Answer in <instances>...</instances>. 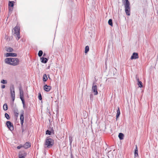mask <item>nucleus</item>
Wrapping results in <instances>:
<instances>
[{"instance_id":"obj_31","label":"nucleus","mask_w":158,"mask_h":158,"mask_svg":"<svg viewBox=\"0 0 158 158\" xmlns=\"http://www.w3.org/2000/svg\"><path fill=\"white\" fill-rule=\"evenodd\" d=\"M1 83L3 84H6L7 83L6 81V80H2L1 81Z\"/></svg>"},{"instance_id":"obj_28","label":"nucleus","mask_w":158,"mask_h":158,"mask_svg":"<svg viewBox=\"0 0 158 158\" xmlns=\"http://www.w3.org/2000/svg\"><path fill=\"white\" fill-rule=\"evenodd\" d=\"M5 117L7 119H10V117L9 114L7 113H5Z\"/></svg>"},{"instance_id":"obj_5","label":"nucleus","mask_w":158,"mask_h":158,"mask_svg":"<svg viewBox=\"0 0 158 158\" xmlns=\"http://www.w3.org/2000/svg\"><path fill=\"white\" fill-rule=\"evenodd\" d=\"M10 92L12 100L14 102L15 100V94L14 86H12L10 87Z\"/></svg>"},{"instance_id":"obj_16","label":"nucleus","mask_w":158,"mask_h":158,"mask_svg":"<svg viewBox=\"0 0 158 158\" xmlns=\"http://www.w3.org/2000/svg\"><path fill=\"white\" fill-rule=\"evenodd\" d=\"M26 153L25 152L19 153V158H25L26 156Z\"/></svg>"},{"instance_id":"obj_12","label":"nucleus","mask_w":158,"mask_h":158,"mask_svg":"<svg viewBox=\"0 0 158 158\" xmlns=\"http://www.w3.org/2000/svg\"><path fill=\"white\" fill-rule=\"evenodd\" d=\"M14 112L16 118L17 119L19 115V110L17 109H15L14 110Z\"/></svg>"},{"instance_id":"obj_15","label":"nucleus","mask_w":158,"mask_h":158,"mask_svg":"<svg viewBox=\"0 0 158 158\" xmlns=\"http://www.w3.org/2000/svg\"><path fill=\"white\" fill-rule=\"evenodd\" d=\"M138 54L137 53L134 52L131 57V59H136L138 58Z\"/></svg>"},{"instance_id":"obj_18","label":"nucleus","mask_w":158,"mask_h":158,"mask_svg":"<svg viewBox=\"0 0 158 158\" xmlns=\"http://www.w3.org/2000/svg\"><path fill=\"white\" fill-rule=\"evenodd\" d=\"M40 59L41 60V62H42L45 63H46L48 61V59L47 58L43 57L41 58Z\"/></svg>"},{"instance_id":"obj_9","label":"nucleus","mask_w":158,"mask_h":158,"mask_svg":"<svg viewBox=\"0 0 158 158\" xmlns=\"http://www.w3.org/2000/svg\"><path fill=\"white\" fill-rule=\"evenodd\" d=\"M24 112L23 110H22L21 114L20 115V123L22 126H23V123H24Z\"/></svg>"},{"instance_id":"obj_34","label":"nucleus","mask_w":158,"mask_h":158,"mask_svg":"<svg viewBox=\"0 0 158 158\" xmlns=\"http://www.w3.org/2000/svg\"><path fill=\"white\" fill-rule=\"evenodd\" d=\"M90 99L92 100L93 99V95L92 94H90Z\"/></svg>"},{"instance_id":"obj_3","label":"nucleus","mask_w":158,"mask_h":158,"mask_svg":"<svg viewBox=\"0 0 158 158\" xmlns=\"http://www.w3.org/2000/svg\"><path fill=\"white\" fill-rule=\"evenodd\" d=\"M54 144V140L51 138L47 139L44 143L45 148H50Z\"/></svg>"},{"instance_id":"obj_36","label":"nucleus","mask_w":158,"mask_h":158,"mask_svg":"<svg viewBox=\"0 0 158 158\" xmlns=\"http://www.w3.org/2000/svg\"><path fill=\"white\" fill-rule=\"evenodd\" d=\"M9 10H11V11L12 10V9H13V8H12L11 9L10 8H9Z\"/></svg>"},{"instance_id":"obj_30","label":"nucleus","mask_w":158,"mask_h":158,"mask_svg":"<svg viewBox=\"0 0 158 158\" xmlns=\"http://www.w3.org/2000/svg\"><path fill=\"white\" fill-rule=\"evenodd\" d=\"M38 98L40 100H41L42 99V96L41 94L40 93L38 95Z\"/></svg>"},{"instance_id":"obj_6","label":"nucleus","mask_w":158,"mask_h":158,"mask_svg":"<svg viewBox=\"0 0 158 158\" xmlns=\"http://www.w3.org/2000/svg\"><path fill=\"white\" fill-rule=\"evenodd\" d=\"M92 91L93 93H94V95H96L98 94L97 86L94 85V83H93V86L92 88Z\"/></svg>"},{"instance_id":"obj_24","label":"nucleus","mask_w":158,"mask_h":158,"mask_svg":"<svg viewBox=\"0 0 158 158\" xmlns=\"http://www.w3.org/2000/svg\"><path fill=\"white\" fill-rule=\"evenodd\" d=\"M3 109L4 110H6L8 109V106L6 104H4L3 106Z\"/></svg>"},{"instance_id":"obj_13","label":"nucleus","mask_w":158,"mask_h":158,"mask_svg":"<svg viewBox=\"0 0 158 158\" xmlns=\"http://www.w3.org/2000/svg\"><path fill=\"white\" fill-rule=\"evenodd\" d=\"M31 146V144L29 142H27L24 144L23 145V148L25 149L30 148Z\"/></svg>"},{"instance_id":"obj_20","label":"nucleus","mask_w":158,"mask_h":158,"mask_svg":"<svg viewBox=\"0 0 158 158\" xmlns=\"http://www.w3.org/2000/svg\"><path fill=\"white\" fill-rule=\"evenodd\" d=\"M120 109L119 107H118V110H117V113L116 114V118H117L118 117L119 115H120Z\"/></svg>"},{"instance_id":"obj_7","label":"nucleus","mask_w":158,"mask_h":158,"mask_svg":"<svg viewBox=\"0 0 158 158\" xmlns=\"http://www.w3.org/2000/svg\"><path fill=\"white\" fill-rule=\"evenodd\" d=\"M6 124L8 127L10 131H12L14 130L13 125L9 121H7Z\"/></svg>"},{"instance_id":"obj_29","label":"nucleus","mask_w":158,"mask_h":158,"mask_svg":"<svg viewBox=\"0 0 158 158\" xmlns=\"http://www.w3.org/2000/svg\"><path fill=\"white\" fill-rule=\"evenodd\" d=\"M51 132L50 131H49L48 130H47L46 132V134H48L49 135H50L51 134Z\"/></svg>"},{"instance_id":"obj_35","label":"nucleus","mask_w":158,"mask_h":158,"mask_svg":"<svg viewBox=\"0 0 158 158\" xmlns=\"http://www.w3.org/2000/svg\"><path fill=\"white\" fill-rule=\"evenodd\" d=\"M1 87L2 89H4L5 87V85H2L1 86Z\"/></svg>"},{"instance_id":"obj_8","label":"nucleus","mask_w":158,"mask_h":158,"mask_svg":"<svg viewBox=\"0 0 158 158\" xmlns=\"http://www.w3.org/2000/svg\"><path fill=\"white\" fill-rule=\"evenodd\" d=\"M20 98L21 99L22 103L23 105L25 104V101L24 99V94L23 91L22 90L20 89Z\"/></svg>"},{"instance_id":"obj_22","label":"nucleus","mask_w":158,"mask_h":158,"mask_svg":"<svg viewBox=\"0 0 158 158\" xmlns=\"http://www.w3.org/2000/svg\"><path fill=\"white\" fill-rule=\"evenodd\" d=\"M6 51L9 52H12L13 51V49L10 47H9L7 48Z\"/></svg>"},{"instance_id":"obj_27","label":"nucleus","mask_w":158,"mask_h":158,"mask_svg":"<svg viewBox=\"0 0 158 158\" xmlns=\"http://www.w3.org/2000/svg\"><path fill=\"white\" fill-rule=\"evenodd\" d=\"M43 53V51L41 50H40L38 52V55L39 57H41Z\"/></svg>"},{"instance_id":"obj_21","label":"nucleus","mask_w":158,"mask_h":158,"mask_svg":"<svg viewBox=\"0 0 158 158\" xmlns=\"http://www.w3.org/2000/svg\"><path fill=\"white\" fill-rule=\"evenodd\" d=\"M124 136V135L122 133H119L118 135V137L120 140L123 139Z\"/></svg>"},{"instance_id":"obj_26","label":"nucleus","mask_w":158,"mask_h":158,"mask_svg":"<svg viewBox=\"0 0 158 158\" xmlns=\"http://www.w3.org/2000/svg\"><path fill=\"white\" fill-rule=\"evenodd\" d=\"M89 50V47L88 46H87L85 47V53H87Z\"/></svg>"},{"instance_id":"obj_25","label":"nucleus","mask_w":158,"mask_h":158,"mask_svg":"<svg viewBox=\"0 0 158 158\" xmlns=\"http://www.w3.org/2000/svg\"><path fill=\"white\" fill-rule=\"evenodd\" d=\"M108 23L110 26H112L113 23H112V20L111 19H109V20H108Z\"/></svg>"},{"instance_id":"obj_33","label":"nucleus","mask_w":158,"mask_h":158,"mask_svg":"<svg viewBox=\"0 0 158 158\" xmlns=\"http://www.w3.org/2000/svg\"><path fill=\"white\" fill-rule=\"evenodd\" d=\"M23 147V145H20L19 146H18L17 147V148L18 149H20L21 148Z\"/></svg>"},{"instance_id":"obj_19","label":"nucleus","mask_w":158,"mask_h":158,"mask_svg":"<svg viewBox=\"0 0 158 158\" xmlns=\"http://www.w3.org/2000/svg\"><path fill=\"white\" fill-rule=\"evenodd\" d=\"M15 2L13 1H9V4H8V6H11V7H13L14 6V3Z\"/></svg>"},{"instance_id":"obj_37","label":"nucleus","mask_w":158,"mask_h":158,"mask_svg":"<svg viewBox=\"0 0 158 158\" xmlns=\"http://www.w3.org/2000/svg\"><path fill=\"white\" fill-rule=\"evenodd\" d=\"M45 55H46L45 53H44V54H43V56H45Z\"/></svg>"},{"instance_id":"obj_4","label":"nucleus","mask_w":158,"mask_h":158,"mask_svg":"<svg viewBox=\"0 0 158 158\" xmlns=\"http://www.w3.org/2000/svg\"><path fill=\"white\" fill-rule=\"evenodd\" d=\"M14 35L16 39L18 40L20 38V27L19 26H16L14 29Z\"/></svg>"},{"instance_id":"obj_2","label":"nucleus","mask_w":158,"mask_h":158,"mask_svg":"<svg viewBox=\"0 0 158 158\" xmlns=\"http://www.w3.org/2000/svg\"><path fill=\"white\" fill-rule=\"evenodd\" d=\"M125 11L126 15L129 16L130 15L131 7L130 3L128 0H125L124 2Z\"/></svg>"},{"instance_id":"obj_23","label":"nucleus","mask_w":158,"mask_h":158,"mask_svg":"<svg viewBox=\"0 0 158 158\" xmlns=\"http://www.w3.org/2000/svg\"><path fill=\"white\" fill-rule=\"evenodd\" d=\"M48 80V78L47 77V75L46 74H45L43 76V81H46Z\"/></svg>"},{"instance_id":"obj_17","label":"nucleus","mask_w":158,"mask_h":158,"mask_svg":"<svg viewBox=\"0 0 158 158\" xmlns=\"http://www.w3.org/2000/svg\"><path fill=\"white\" fill-rule=\"evenodd\" d=\"M136 80L138 81V85L139 86L140 88L142 87H143L142 82L139 80V78L138 77H136Z\"/></svg>"},{"instance_id":"obj_14","label":"nucleus","mask_w":158,"mask_h":158,"mask_svg":"<svg viewBox=\"0 0 158 158\" xmlns=\"http://www.w3.org/2000/svg\"><path fill=\"white\" fill-rule=\"evenodd\" d=\"M134 157L135 158L138 156L137 146V145L135 146V148L134 152Z\"/></svg>"},{"instance_id":"obj_32","label":"nucleus","mask_w":158,"mask_h":158,"mask_svg":"<svg viewBox=\"0 0 158 158\" xmlns=\"http://www.w3.org/2000/svg\"><path fill=\"white\" fill-rule=\"evenodd\" d=\"M69 139L70 143H71L72 141V137L71 136L69 137Z\"/></svg>"},{"instance_id":"obj_11","label":"nucleus","mask_w":158,"mask_h":158,"mask_svg":"<svg viewBox=\"0 0 158 158\" xmlns=\"http://www.w3.org/2000/svg\"><path fill=\"white\" fill-rule=\"evenodd\" d=\"M6 57L8 56H16L17 55L16 53H7L6 54Z\"/></svg>"},{"instance_id":"obj_10","label":"nucleus","mask_w":158,"mask_h":158,"mask_svg":"<svg viewBox=\"0 0 158 158\" xmlns=\"http://www.w3.org/2000/svg\"><path fill=\"white\" fill-rule=\"evenodd\" d=\"M44 89L46 91L48 92L51 89V87L49 85H45L44 86Z\"/></svg>"},{"instance_id":"obj_1","label":"nucleus","mask_w":158,"mask_h":158,"mask_svg":"<svg viewBox=\"0 0 158 158\" xmlns=\"http://www.w3.org/2000/svg\"><path fill=\"white\" fill-rule=\"evenodd\" d=\"M5 62L6 64L15 66L19 64V60L17 58H10L5 59Z\"/></svg>"}]
</instances>
